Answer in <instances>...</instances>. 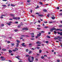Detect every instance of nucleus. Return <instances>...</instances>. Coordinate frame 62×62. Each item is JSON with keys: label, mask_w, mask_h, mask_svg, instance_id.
Here are the masks:
<instances>
[{"label": "nucleus", "mask_w": 62, "mask_h": 62, "mask_svg": "<svg viewBox=\"0 0 62 62\" xmlns=\"http://www.w3.org/2000/svg\"><path fill=\"white\" fill-rule=\"evenodd\" d=\"M16 58H17V59H20L17 57H16Z\"/></svg>", "instance_id": "8fccbe9b"}, {"label": "nucleus", "mask_w": 62, "mask_h": 62, "mask_svg": "<svg viewBox=\"0 0 62 62\" xmlns=\"http://www.w3.org/2000/svg\"><path fill=\"white\" fill-rule=\"evenodd\" d=\"M13 19L14 20H17V18L16 17H13Z\"/></svg>", "instance_id": "ddd939ff"}, {"label": "nucleus", "mask_w": 62, "mask_h": 62, "mask_svg": "<svg viewBox=\"0 0 62 62\" xmlns=\"http://www.w3.org/2000/svg\"><path fill=\"white\" fill-rule=\"evenodd\" d=\"M30 2V0H27V2H28V3H29V2Z\"/></svg>", "instance_id": "49530a36"}, {"label": "nucleus", "mask_w": 62, "mask_h": 62, "mask_svg": "<svg viewBox=\"0 0 62 62\" xmlns=\"http://www.w3.org/2000/svg\"><path fill=\"white\" fill-rule=\"evenodd\" d=\"M10 16H11V17H15L14 15H13L12 14H10Z\"/></svg>", "instance_id": "4468645a"}, {"label": "nucleus", "mask_w": 62, "mask_h": 62, "mask_svg": "<svg viewBox=\"0 0 62 62\" xmlns=\"http://www.w3.org/2000/svg\"><path fill=\"white\" fill-rule=\"evenodd\" d=\"M37 49H39L40 48V47H37Z\"/></svg>", "instance_id": "f704fd0d"}, {"label": "nucleus", "mask_w": 62, "mask_h": 62, "mask_svg": "<svg viewBox=\"0 0 62 62\" xmlns=\"http://www.w3.org/2000/svg\"><path fill=\"white\" fill-rule=\"evenodd\" d=\"M52 16H53V17H51V18H52V19H53V20H54V19H55V17H54V15H52Z\"/></svg>", "instance_id": "9d476101"}, {"label": "nucleus", "mask_w": 62, "mask_h": 62, "mask_svg": "<svg viewBox=\"0 0 62 62\" xmlns=\"http://www.w3.org/2000/svg\"><path fill=\"white\" fill-rule=\"evenodd\" d=\"M59 27H60V28H61V27H62V25H60L59 26Z\"/></svg>", "instance_id": "72a5a7b5"}, {"label": "nucleus", "mask_w": 62, "mask_h": 62, "mask_svg": "<svg viewBox=\"0 0 62 62\" xmlns=\"http://www.w3.org/2000/svg\"><path fill=\"white\" fill-rule=\"evenodd\" d=\"M48 28V27L47 26L45 27V28Z\"/></svg>", "instance_id": "bf43d9fd"}, {"label": "nucleus", "mask_w": 62, "mask_h": 62, "mask_svg": "<svg viewBox=\"0 0 62 62\" xmlns=\"http://www.w3.org/2000/svg\"><path fill=\"white\" fill-rule=\"evenodd\" d=\"M57 38H58V39L59 38V39H61L62 38V37H60L59 36H58Z\"/></svg>", "instance_id": "f8f14e48"}, {"label": "nucleus", "mask_w": 62, "mask_h": 62, "mask_svg": "<svg viewBox=\"0 0 62 62\" xmlns=\"http://www.w3.org/2000/svg\"><path fill=\"white\" fill-rule=\"evenodd\" d=\"M29 51V50L28 49H27L26 50V52H28V51Z\"/></svg>", "instance_id": "c85d7f7f"}, {"label": "nucleus", "mask_w": 62, "mask_h": 62, "mask_svg": "<svg viewBox=\"0 0 62 62\" xmlns=\"http://www.w3.org/2000/svg\"><path fill=\"white\" fill-rule=\"evenodd\" d=\"M44 23H48V22L47 21H46V22H43Z\"/></svg>", "instance_id": "ea45409f"}, {"label": "nucleus", "mask_w": 62, "mask_h": 62, "mask_svg": "<svg viewBox=\"0 0 62 62\" xmlns=\"http://www.w3.org/2000/svg\"><path fill=\"white\" fill-rule=\"evenodd\" d=\"M50 16L49 14H48L47 15V17H49V16Z\"/></svg>", "instance_id": "a19ab883"}, {"label": "nucleus", "mask_w": 62, "mask_h": 62, "mask_svg": "<svg viewBox=\"0 0 62 62\" xmlns=\"http://www.w3.org/2000/svg\"><path fill=\"white\" fill-rule=\"evenodd\" d=\"M10 4H8V6H10Z\"/></svg>", "instance_id": "e2e57ef3"}, {"label": "nucleus", "mask_w": 62, "mask_h": 62, "mask_svg": "<svg viewBox=\"0 0 62 62\" xmlns=\"http://www.w3.org/2000/svg\"><path fill=\"white\" fill-rule=\"evenodd\" d=\"M47 55H44V57H47Z\"/></svg>", "instance_id": "5fc2aeb1"}, {"label": "nucleus", "mask_w": 62, "mask_h": 62, "mask_svg": "<svg viewBox=\"0 0 62 62\" xmlns=\"http://www.w3.org/2000/svg\"><path fill=\"white\" fill-rule=\"evenodd\" d=\"M18 48H15V49H14L13 50V51L14 52H16V51H18Z\"/></svg>", "instance_id": "20e7f679"}, {"label": "nucleus", "mask_w": 62, "mask_h": 62, "mask_svg": "<svg viewBox=\"0 0 62 62\" xmlns=\"http://www.w3.org/2000/svg\"><path fill=\"white\" fill-rule=\"evenodd\" d=\"M16 47H18L19 46V43H16Z\"/></svg>", "instance_id": "2eb2a0df"}, {"label": "nucleus", "mask_w": 62, "mask_h": 62, "mask_svg": "<svg viewBox=\"0 0 62 62\" xmlns=\"http://www.w3.org/2000/svg\"><path fill=\"white\" fill-rule=\"evenodd\" d=\"M43 10L44 12H47V10L46 9H44Z\"/></svg>", "instance_id": "f3484780"}, {"label": "nucleus", "mask_w": 62, "mask_h": 62, "mask_svg": "<svg viewBox=\"0 0 62 62\" xmlns=\"http://www.w3.org/2000/svg\"><path fill=\"white\" fill-rule=\"evenodd\" d=\"M51 30L50 31V32H53V30H55L56 31V28H55L53 27V28L50 29Z\"/></svg>", "instance_id": "7ed1b4c3"}, {"label": "nucleus", "mask_w": 62, "mask_h": 62, "mask_svg": "<svg viewBox=\"0 0 62 62\" xmlns=\"http://www.w3.org/2000/svg\"><path fill=\"white\" fill-rule=\"evenodd\" d=\"M2 6L3 7H7V6H6V5H2Z\"/></svg>", "instance_id": "b1692460"}, {"label": "nucleus", "mask_w": 62, "mask_h": 62, "mask_svg": "<svg viewBox=\"0 0 62 62\" xmlns=\"http://www.w3.org/2000/svg\"><path fill=\"white\" fill-rule=\"evenodd\" d=\"M58 40H59V41H61V42L62 41V40H61V39H59Z\"/></svg>", "instance_id": "4d7b16f0"}, {"label": "nucleus", "mask_w": 62, "mask_h": 62, "mask_svg": "<svg viewBox=\"0 0 62 62\" xmlns=\"http://www.w3.org/2000/svg\"><path fill=\"white\" fill-rule=\"evenodd\" d=\"M11 7H15L16 5H13L12 4H11Z\"/></svg>", "instance_id": "dca6fc26"}, {"label": "nucleus", "mask_w": 62, "mask_h": 62, "mask_svg": "<svg viewBox=\"0 0 62 62\" xmlns=\"http://www.w3.org/2000/svg\"><path fill=\"white\" fill-rule=\"evenodd\" d=\"M10 23H12V22H9V23H7L6 24H8L9 25H10L11 24H10Z\"/></svg>", "instance_id": "6e6552de"}, {"label": "nucleus", "mask_w": 62, "mask_h": 62, "mask_svg": "<svg viewBox=\"0 0 62 62\" xmlns=\"http://www.w3.org/2000/svg\"><path fill=\"white\" fill-rule=\"evenodd\" d=\"M31 40H34V39L31 38Z\"/></svg>", "instance_id": "338daca9"}, {"label": "nucleus", "mask_w": 62, "mask_h": 62, "mask_svg": "<svg viewBox=\"0 0 62 62\" xmlns=\"http://www.w3.org/2000/svg\"><path fill=\"white\" fill-rule=\"evenodd\" d=\"M15 23H16V24H17V23H18V22H15Z\"/></svg>", "instance_id": "c03bdc74"}, {"label": "nucleus", "mask_w": 62, "mask_h": 62, "mask_svg": "<svg viewBox=\"0 0 62 62\" xmlns=\"http://www.w3.org/2000/svg\"><path fill=\"white\" fill-rule=\"evenodd\" d=\"M11 45L12 46H14V43H13V44H11Z\"/></svg>", "instance_id": "473e14b6"}, {"label": "nucleus", "mask_w": 62, "mask_h": 62, "mask_svg": "<svg viewBox=\"0 0 62 62\" xmlns=\"http://www.w3.org/2000/svg\"><path fill=\"white\" fill-rule=\"evenodd\" d=\"M4 24H1V26L3 27V26H4Z\"/></svg>", "instance_id": "58836bf2"}, {"label": "nucleus", "mask_w": 62, "mask_h": 62, "mask_svg": "<svg viewBox=\"0 0 62 62\" xmlns=\"http://www.w3.org/2000/svg\"><path fill=\"white\" fill-rule=\"evenodd\" d=\"M25 44V43H23L21 45L23 46V47H26V45H24Z\"/></svg>", "instance_id": "423d86ee"}, {"label": "nucleus", "mask_w": 62, "mask_h": 62, "mask_svg": "<svg viewBox=\"0 0 62 62\" xmlns=\"http://www.w3.org/2000/svg\"><path fill=\"white\" fill-rule=\"evenodd\" d=\"M31 35H34V33H32L31 34Z\"/></svg>", "instance_id": "de8ad7c7"}, {"label": "nucleus", "mask_w": 62, "mask_h": 62, "mask_svg": "<svg viewBox=\"0 0 62 62\" xmlns=\"http://www.w3.org/2000/svg\"><path fill=\"white\" fill-rule=\"evenodd\" d=\"M41 52H42V51H41V50H39V53H41Z\"/></svg>", "instance_id": "2f4dec72"}, {"label": "nucleus", "mask_w": 62, "mask_h": 62, "mask_svg": "<svg viewBox=\"0 0 62 62\" xmlns=\"http://www.w3.org/2000/svg\"><path fill=\"white\" fill-rule=\"evenodd\" d=\"M39 6H38L37 7L35 8H39Z\"/></svg>", "instance_id": "37998d69"}, {"label": "nucleus", "mask_w": 62, "mask_h": 62, "mask_svg": "<svg viewBox=\"0 0 62 62\" xmlns=\"http://www.w3.org/2000/svg\"><path fill=\"white\" fill-rule=\"evenodd\" d=\"M37 29H38V30H40V28H37Z\"/></svg>", "instance_id": "3c124183"}, {"label": "nucleus", "mask_w": 62, "mask_h": 62, "mask_svg": "<svg viewBox=\"0 0 62 62\" xmlns=\"http://www.w3.org/2000/svg\"><path fill=\"white\" fill-rule=\"evenodd\" d=\"M18 31V30L17 29H16L14 30V31L16 32H17V31Z\"/></svg>", "instance_id": "393cba45"}, {"label": "nucleus", "mask_w": 62, "mask_h": 62, "mask_svg": "<svg viewBox=\"0 0 62 62\" xmlns=\"http://www.w3.org/2000/svg\"><path fill=\"white\" fill-rule=\"evenodd\" d=\"M57 33H58V34H60V32L59 31L57 32Z\"/></svg>", "instance_id": "09e8293b"}, {"label": "nucleus", "mask_w": 62, "mask_h": 62, "mask_svg": "<svg viewBox=\"0 0 62 62\" xmlns=\"http://www.w3.org/2000/svg\"><path fill=\"white\" fill-rule=\"evenodd\" d=\"M11 55H13V54L12 53H11Z\"/></svg>", "instance_id": "680f3d73"}, {"label": "nucleus", "mask_w": 62, "mask_h": 62, "mask_svg": "<svg viewBox=\"0 0 62 62\" xmlns=\"http://www.w3.org/2000/svg\"><path fill=\"white\" fill-rule=\"evenodd\" d=\"M38 27H40V25H38Z\"/></svg>", "instance_id": "774afa93"}, {"label": "nucleus", "mask_w": 62, "mask_h": 62, "mask_svg": "<svg viewBox=\"0 0 62 62\" xmlns=\"http://www.w3.org/2000/svg\"><path fill=\"white\" fill-rule=\"evenodd\" d=\"M29 56V55H26V56L27 57H28V56Z\"/></svg>", "instance_id": "69168bd1"}, {"label": "nucleus", "mask_w": 62, "mask_h": 62, "mask_svg": "<svg viewBox=\"0 0 62 62\" xmlns=\"http://www.w3.org/2000/svg\"><path fill=\"white\" fill-rule=\"evenodd\" d=\"M60 36H62V33L61 32V33H60Z\"/></svg>", "instance_id": "79ce46f5"}, {"label": "nucleus", "mask_w": 62, "mask_h": 62, "mask_svg": "<svg viewBox=\"0 0 62 62\" xmlns=\"http://www.w3.org/2000/svg\"><path fill=\"white\" fill-rule=\"evenodd\" d=\"M41 33H39V34L37 35V36H38V37H40L41 36Z\"/></svg>", "instance_id": "1a4fd4ad"}, {"label": "nucleus", "mask_w": 62, "mask_h": 62, "mask_svg": "<svg viewBox=\"0 0 62 62\" xmlns=\"http://www.w3.org/2000/svg\"><path fill=\"white\" fill-rule=\"evenodd\" d=\"M0 58L1 59H1V61H4V60H6V58H5L4 56H1L0 57Z\"/></svg>", "instance_id": "f03ea898"}, {"label": "nucleus", "mask_w": 62, "mask_h": 62, "mask_svg": "<svg viewBox=\"0 0 62 62\" xmlns=\"http://www.w3.org/2000/svg\"><path fill=\"white\" fill-rule=\"evenodd\" d=\"M58 30H59L60 31H62V30L61 29H56V31H58Z\"/></svg>", "instance_id": "39448f33"}, {"label": "nucleus", "mask_w": 62, "mask_h": 62, "mask_svg": "<svg viewBox=\"0 0 62 62\" xmlns=\"http://www.w3.org/2000/svg\"><path fill=\"white\" fill-rule=\"evenodd\" d=\"M57 9H59V7H57Z\"/></svg>", "instance_id": "13d9d810"}, {"label": "nucleus", "mask_w": 62, "mask_h": 62, "mask_svg": "<svg viewBox=\"0 0 62 62\" xmlns=\"http://www.w3.org/2000/svg\"><path fill=\"white\" fill-rule=\"evenodd\" d=\"M41 59H44V57L43 56H42L41 57Z\"/></svg>", "instance_id": "bb28decb"}, {"label": "nucleus", "mask_w": 62, "mask_h": 62, "mask_svg": "<svg viewBox=\"0 0 62 62\" xmlns=\"http://www.w3.org/2000/svg\"><path fill=\"white\" fill-rule=\"evenodd\" d=\"M32 61L30 60V58H28V60L30 62H33V61L34 60V58L33 57H31Z\"/></svg>", "instance_id": "f257e3e1"}, {"label": "nucleus", "mask_w": 62, "mask_h": 62, "mask_svg": "<svg viewBox=\"0 0 62 62\" xmlns=\"http://www.w3.org/2000/svg\"><path fill=\"white\" fill-rule=\"evenodd\" d=\"M54 34H57V32L55 31H54Z\"/></svg>", "instance_id": "cd10ccee"}, {"label": "nucleus", "mask_w": 62, "mask_h": 62, "mask_svg": "<svg viewBox=\"0 0 62 62\" xmlns=\"http://www.w3.org/2000/svg\"><path fill=\"white\" fill-rule=\"evenodd\" d=\"M32 52L30 51L29 52V54H31V53Z\"/></svg>", "instance_id": "5701e85b"}, {"label": "nucleus", "mask_w": 62, "mask_h": 62, "mask_svg": "<svg viewBox=\"0 0 62 62\" xmlns=\"http://www.w3.org/2000/svg\"><path fill=\"white\" fill-rule=\"evenodd\" d=\"M35 60H37V61H38V58H36L35 59Z\"/></svg>", "instance_id": "052dcab7"}, {"label": "nucleus", "mask_w": 62, "mask_h": 62, "mask_svg": "<svg viewBox=\"0 0 62 62\" xmlns=\"http://www.w3.org/2000/svg\"><path fill=\"white\" fill-rule=\"evenodd\" d=\"M39 3L40 5H43V3H42V2H39Z\"/></svg>", "instance_id": "6ab92c4d"}, {"label": "nucleus", "mask_w": 62, "mask_h": 62, "mask_svg": "<svg viewBox=\"0 0 62 62\" xmlns=\"http://www.w3.org/2000/svg\"><path fill=\"white\" fill-rule=\"evenodd\" d=\"M28 30V29L27 28H23L22 29V30L23 31V30Z\"/></svg>", "instance_id": "0eeeda50"}, {"label": "nucleus", "mask_w": 62, "mask_h": 62, "mask_svg": "<svg viewBox=\"0 0 62 62\" xmlns=\"http://www.w3.org/2000/svg\"><path fill=\"white\" fill-rule=\"evenodd\" d=\"M2 50L3 51H7V49H2Z\"/></svg>", "instance_id": "412c9836"}, {"label": "nucleus", "mask_w": 62, "mask_h": 62, "mask_svg": "<svg viewBox=\"0 0 62 62\" xmlns=\"http://www.w3.org/2000/svg\"><path fill=\"white\" fill-rule=\"evenodd\" d=\"M31 37H32V38H34V37H35V36L34 35H31Z\"/></svg>", "instance_id": "a18cd8bd"}, {"label": "nucleus", "mask_w": 62, "mask_h": 62, "mask_svg": "<svg viewBox=\"0 0 62 62\" xmlns=\"http://www.w3.org/2000/svg\"><path fill=\"white\" fill-rule=\"evenodd\" d=\"M7 43H10V42L9 41H7Z\"/></svg>", "instance_id": "c756f323"}, {"label": "nucleus", "mask_w": 62, "mask_h": 62, "mask_svg": "<svg viewBox=\"0 0 62 62\" xmlns=\"http://www.w3.org/2000/svg\"><path fill=\"white\" fill-rule=\"evenodd\" d=\"M38 16L40 17H42L43 16V15H38Z\"/></svg>", "instance_id": "aec40b11"}, {"label": "nucleus", "mask_w": 62, "mask_h": 62, "mask_svg": "<svg viewBox=\"0 0 62 62\" xmlns=\"http://www.w3.org/2000/svg\"><path fill=\"white\" fill-rule=\"evenodd\" d=\"M36 43L37 44H41V42H40L39 41H37Z\"/></svg>", "instance_id": "9b49d317"}, {"label": "nucleus", "mask_w": 62, "mask_h": 62, "mask_svg": "<svg viewBox=\"0 0 62 62\" xmlns=\"http://www.w3.org/2000/svg\"><path fill=\"white\" fill-rule=\"evenodd\" d=\"M26 37H27V38H28L29 37H30L28 35H26Z\"/></svg>", "instance_id": "864d4df0"}, {"label": "nucleus", "mask_w": 62, "mask_h": 62, "mask_svg": "<svg viewBox=\"0 0 62 62\" xmlns=\"http://www.w3.org/2000/svg\"><path fill=\"white\" fill-rule=\"evenodd\" d=\"M57 62H60V61L59 60H57Z\"/></svg>", "instance_id": "6e6d98bb"}, {"label": "nucleus", "mask_w": 62, "mask_h": 62, "mask_svg": "<svg viewBox=\"0 0 62 62\" xmlns=\"http://www.w3.org/2000/svg\"><path fill=\"white\" fill-rule=\"evenodd\" d=\"M20 39H23V37H20Z\"/></svg>", "instance_id": "0e129e2a"}, {"label": "nucleus", "mask_w": 62, "mask_h": 62, "mask_svg": "<svg viewBox=\"0 0 62 62\" xmlns=\"http://www.w3.org/2000/svg\"><path fill=\"white\" fill-rule=\"evenodd\" d=\"M54 39H58V37L57 38V37H55L54 38Z\"/></svg>", "instance_id": "a878e982"}, {"label": "nucleus", "mask_w": 62, "mask_h": 62, "mask_svg": "<svg viewBox=\"0 0 62 62\" xmlns=\"http://www.w3.org/2000/svg\"><path fill=\"white\" fill-rule=\"evenodd\" d=\"M8 51H9V53H12V51L11 50H9Z\"/></svg>", "instance_id": "a211bd4d"}, {"label": "nucleus", "mask_w": 62, "mask_h": 62, "mask_svg": "<svg viewBox=\"0 0 62 62\" xmlns=\"http://www.w3.org/2000/svg\"><path fill=\"white\" fill-rule=\"evenodd\" d=\"M46 43H49V42L47 41H46Z\"/></svg>", "instance_id": "c9c22d12"}, {"label": "nucleus", "mask_w": 62, "mask_h": 62, "mask_svg": "<svg viewBox=\"0 0 62 62\" xmlns=\"http://www.w3.org/2000/svg\"><path fill=\"white\" fill-rule=\"evenodd\" d=\"M21 37H25V35H21Z\"/></svg>", "instance_id": "603ef678"}, {"label": "nucleus", "mask_w": 62, "mask_h": 62, "mask_svg": "<svg viewBox=\"0 0 62 62\" xmlns=\"http://www.w3.org/2000/svg\"><path fill=\"white\" fill-rule=\"evenodd\" d=\"M16 42H17V43H20V41L19 40H16Z\"/></svg>", "instance_id": "4be33fe9"}, {"label": "nucleus", "mask_w": 62, "mask_h": 62, "mask_svg": "<svg viewBox=\"0 0 62 62\" xmlns=\"http://www.w3.org/2000/svg\"><path fill=\"white\" fill-rule=\"evenodd\" d=\"M41 33H45V31H41Z\"/></svg>", "instance_id": "4c0bfd02"}, {"label": "nucleus", "mask_w": 62, "mask_h": 62, "mask_svg": "<svg viewBox=\"0 0 62 62\" xmlns=\"http://www.w3.org/2000/svg\"><path fill=\"white\" fill-rule=\"evenodd\" d=\"M21 25H19L17 27L18 28H20V27H21Z\"/></svg>", "instance_id": "e433bc0d"}, {"label": "nucleus", "mask_w": 62, "mask_h": 62, "mask_svg": "<svg viewBox=\"0 0 62 62\" xmlns=\"http://www.w3.org/2000/svg\"><path fill=\"white\" fill-rule=\"evenodd\" d=\"M47 38H48L49 39H50V36H47Z\"/></svg>", "instance_id": "7c9ffc66"}]
</instances>
